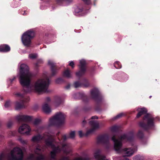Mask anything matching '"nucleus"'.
I'll return each instance as SVG.
<instances>
[{"instance_id":"obj_1","label":"nucleus","mask_w":160,"mask_h":160,"mask_svg":"<svg viewBox=\"0 0 160 160\" xmlns=\"http://www.w3.org/2000/svg\"><path fill=\"white\" fill-rule=\"evenodd\" d=\"M19 82L23 87L24 92H27L35 90L38 92H48V88L50 84V80L47 73L44 74L42 77L35 81L31 84V73L29 72V68L26 64L19 63Z\"/></svg>"},{"instance_id":"obj_2","label":"nucleus","mask_w":160,"mask_h":160,"mask_svg":"<svg viewBox=\"0 0 160 160\" xmlns=\"http://www.w3.org/2000/svg\"><path fill=\"white\" fill-rule=\"evenodd\" d=\"M118 138L116 139L117 137L113 136L112 138L114 142V149L118 153H122L124 156L130 157L137 150V147L132 148H125L122 149V142L124 141H128L132 143L134 140V134L133 132H129L127 135L123 134Z\"/></svg>"},{"instance_id":"obj_3","label":"nucleus","mask_w":160,"mask_h":160,"mask_svg":"<svg viewBox=\"0 0 160 160\" xmlns=\"http://www.w3.org/2000/svg\"><path fill=\"white\" fill-rule=\"evenodd\" d=\"M47 139L45 140V143L47 146L50 147L52 149V151L50 153V155L52 159H55L56 154L61 151L67 154L71 152V146L69 144L60 142L55 145L53 144V143H55L54 139L48 135L47 136Z\"/></svg>"},{"instance_id":"obj_4","label":"nucleus","mask_w":160,"mask_h":160,"mask_svg":"<svg viewBox=\"0 0 160 160\" xmlns=\"http://www.w3.org/2000/svg\"><path fill=\"white\" fill-rule=\"evenodd\" d=\"M23 157L22 150L18 147L12 150L10 155L5 152H3L0 154V160H22Z\"/></svg>"},{"instance_id":"obj_5","label":"nucleus","mask_w":160,"mask_h":160,"mask_svg":"<svg viewBox=\"0 0 160 160\" xmlns=\"http://www.w3.org/2000/svg\"><path fill=\"white\" fill-rule=\"evenodd\" d=\"M155 118L152 114L148 113L143 118V122H147V124H145L143 122H141L139 123V126L145 130L152 128L155 126Z\"/></svg>"},{"instance_id":"obj_6","label":"nucleus","mask_w":160,"mask_h":160,"mask_svg":"<svg viewBox=\"0 0 160 160\" xmlns=\"http://www.w3.org/2000/svg\"><path fill=\"white\" fill-rule=\"evenodd\" d=\"M35 36V32L32 29H30L24 32L22 35L21 41L24 46L29 47L31 46V40Z\"/></svg>"},{"instance_id":"obj_7","label":"nucleus","mask_w":160,"mask_h":160,"mask_svg":"<svg viewBox=\"0 0 160 160\" xmlns=\"http://www.w3.org/2000/svg\"><path fill=\"white\" fill-rule=\"evenodd\" d=\"M15 96L18 98L22 99L20 102L17 101L15 103V107L16 110H18L23 107L24 103L28 102L29 99L26 98L24 96V94L20 92H16L15 94Z\"/></svg>"},{"instance_id":"obj_8","label":"nucleus","mask_w":160,"mask_h":160,"mask_svg":"<svg viewBox=\"0 0 160 160\" xmlns=\"http://www.w3.org/2000/svg\"><path fill=\"white\" fill-rule=\"evenodd\" d=\"M98 118L97 116H94L92 117L91 119L89 121V123L92 126V128L87 132L86 136L93 132L94 131L99 128L101 127V125L97 121L93 120L94 119Z\"/></svg>"},{"instance_id":"obj_9","label":"nucleus","mask_w":160,"mask_h":160,"mask_svg":"<svg viewBox=\"0 0 160 160\" xmlns=\"http://www.w3.org/2000/svg\"><path fill=\"white\" fill-rule=\"evenodd\" d=\"M79 63L80 65H78V67L80 71L76 73V75L78 77H80L84 75L86 71V61L84 59L80 60Z\"/></svg>"},{"instance_id":"obj_10","label":"nucleus","mask_w":160,"mask_h":160,"mask_svg":"<svg viewBox=\"0 0 160 160\" xmlns=\"http://www.w3.org/2000/svg\"><path fill=\"white\" fill-rule=\"evenodd\" d=\"M109 136L107 134H104L99 136L97 139V142L98 143H101L104 144L107 148H109L111 145L109 142Z\"/></svg>"},{"instance_id":"obj_11","label":"nucleus","mask_w":160,"mask_h":160,"mask_svg":"<svg viewBox=\"0 0 160 160\" xmlns=\"http://www.w3.org/2000/svg\"><path fill=\"white\" fill-rule=\"evenodd\" d=\"M87 12L81 5L77 6L74 8L73 13L76 16H82L86 15Z\"/></svg>"},{"instance_id":"obj_12","label":"nucleus","mask_w":160,"mask_h":160,"mask_svg":"<svg viewBox=\"0 0 160 160\" xmlns=\"http://www.w3.org/2000/svg\"><path fill=\"white\" fill-rule=\"evenodd\" d=\"M31 131L30 127L26 124H23L18 129V132L21 134H24L27 135L30 134Z\"/></svg>"},{"instance_id":"obj_13","label":"nucleus","mask_w":160,"mask_h":160,"mask_svg":"<svg viewBox=\"0 0 160 160\" xmlns=\"http://www.w3.org/2000/svg\"><path fill=\"white\" fill-rule=\"evenodd\" d=\"M99 92L98 89L95 88L90 91V98L94 100L97 99L99 95Z\"/></svg>"},{"instance_id":"obj_14","label":"nucleus","mask_w":160,"mask_h":160,"mask_svg":"<svg viewBox=\"0 0 160 160\" xmlns=\"http://www.w3.org/2000/svg\"><path fill=\"white\" fill-rule=\"evenodd\" d=\"M101 151L100 150H97L94 154V157L96 160H110L107 159L106 157L101 154Z\"/></svg>"},{"instance_id":"obj_15","label":"nucleus","mask_w":160,"mask_h":160,"mask_svg":"<svg viewBox=\"0 0 160 160\" xmlns=\"http://www.w3.org/2000/svg\"><path fill=\"white\" fill-rule=\"evenodd\" d=\"M54 116L59 124L64 122L65 116L63 113L61 112H59L57 113Z\"/></svg>"},{"instance_id":"obj_16","label":"nucleus","mask_w":160,"mask_h":160,"mask_svg":"<svg viewBox=\"0 0 160 160\" xmlns=\"http://www.w3.org/2000/svg\"><path fill=\"white\" fill-rule=\"evenodd\" d=\"M17 119L19 121L30 122L32 120V117L25 115H19L17 117Z\"/></svg>"},{"instance_id":"obj_17","label":"nucleus","mask_w":160,"mask_h":160,"mask_svg":"<svg viewBox=\"0 0 160 160\" xmlns=\"http://www.w3.org/2000/svg\"><path fill=\"white\" fill-rule=\"evenodd\" d=\"M48 64L51 67L52 75H54L57 72L55 64L53 61L49 60L48 61Z\"/></svg>"},{"instance_id":"obj_18","label":"nucleus","mask_w":160,"mask_h":160,"mask_svg":"<svg viewBox=\"0 0 160 160\" xmlns=\"http://www.w3.org/2000/svg\"><path fill=\"white\" fill-rule=\"evenodd\" d=\"M46 135H44L43 137L40 135L35 136L32 137V140L33 142H38L41 140L45 139L46 138Z\"/></svg>"},{"instance_id":"obj_19","label":"nucleus","mask_w":160,"mask_h":160,"mask_svg":"<svg viewBox=\"0 0 160 160\" xmlns=\"http://www.w3.org/2000/svg\"><path fill=\"white\" fill-rule=\"evenodd\" d=\"M137 110L138 112L136 116L138 118H139L142 115L146 114L147 112V109L145 108H138L137 109Z\"/></svg>"},{"instance_id":"obj_20","label":"nucleus","mask_w":160,"mask_h":160,"mask_svg":"<svg viewBox=\"0 0 160 160\" xmlns=\"http://www.w3.org/2000/svg\"><path fill=\"white\" fill-rule=\"evenodd\" d=\"M10 47L6 44H3L0 46V52H7L10 51Z\"/></svg>"},{"instance_id":"obj_21","label":"nucleus","mask_w":160,"mask_h":160,"mask_svg":"<svg viewBox=\"0 0 160 160\" xmlns=\"http://www.w3.org/2000/svg\"><path fill=\"white\" fill-rule=\"evenodd\" d=\"M49 124L50 126L59 124L56 118H55V116L50 118Z\"/></svg>"},{"instance_id":"obj_22","label":"nucleus","mask_w":160,"mask_h":160,"mask_svg":"<svg viewBox=\"0 0 160 160\" xmlns=\"http://www.w3.org/2000/svg\"><path fill=\"white\" fill-rule=\"evenodd\" d=\"M45 148V146L41 147L39 145H38L35 150V152L37 154H40L44 150Z\"/></svg>"},{"instance_id":"obj_23","label":"nucleus","mask_w":160,"mask_h":160,"mask_svg":"<svg viewBox=\"0 0 160 160\" xmlns=\"http://www.w3.org/2000/svg\"><path fill=\"white\" fill-rule=\"evenodd\" d=\"M43 111L46 113H49L51 111L50 108L47 104H44L42 106Z\"/></svg>"},{"instance_id":"obj_24","label":"nucleus","mask_w":160,"mask_h":160,"mask_svg":"<svg viewBox=\"0 0 160 160\" xmlns=\"http://www.w3.org/2000/svg\"><path fill=\"white\" fill-rule=\"evenodd\" d=\"M63 75L68 78H71L72 76L71 72L68 69H66L63 72Z\"/></svg>"},{"instance_id":"obj_25","label":"nucleus","mask_w":160,"mask_h":160,"mask_svg":"<svg viewBox=\"0 0 160 160\" xmlns=\"http://www.w3.org/2000/svg\"><path fill=\"white\" fill-rule=\"evenodd\" d=\"M133 160H144V157L143 155H137L133 158Z\"/></svg>"},{"instance_id":"obj_26","label":"nucleus","mask_w":160,"mask_h":160,"mask_svg":"<svg viewBox=\"0 0 160 160\" xmlns=\"http://www.w3.org/2000/svg\"><path fill=\"white\" fill-rule=\"evenodd\" d=\"M82 87L84 88L88 87L90 86V83L88 81L87 79H84L83 81V83H82Z\"/></svg>"},{"instance_id":"obj_27","label":"nucleus","mask_w":160,"mask_h":160,"mask_svg":"<svg viewBox=\"0 0 160 160\" xmlns=\"http://www.w3.org/2000/svg\"><path fill=\"white\" fill-rule=\"evenodd\" d=\"M61 102L62 100L61 98L59 97H57L54 103L55 105L56 106H58L61 103Z\"/></svg>"},{"instance_id":"obj_28","label":"nucleus","mask_w":160,"mask_h":160,"mask_svg":"<svg viewBox=\"0 0 160 160\" xmlns=\"http://www.w3.org/2000/svg\"><path fill=\"white\" fill-rule=\"evenodd\" d=\"M74 86L75 88H77L80 87H82V83H81L79 82L76 81L74 83Z\"/></svg>"},{"instance_id":"obj_29","label":"nucleus","mask_w":160,"mask_h":160,"mask_svg":"<svg viewBox=\"0 0 160 160\" xmlns=\"http://www.w3.org/2000/svg\"><path fill=\"white\" fill-rule=\"evenodd\" d=\"M16 77L13 76L12 77L9 78L7 80V83L8 84H11L13 81L15 79Z\"/></svg>"},{"instance_id":"obj_30","label":"nucleus","mask_w":160,"mask_h":160,"mask_svg":"<svg viewBox=\"0 0 160 160\" xmlns=\"http://www.w3.org/2000/svg\"><path fill=\"white\" fill-rule=\"evenodd\" d=\"M38 55L36 53H31L29 55V58L32 59H33L37 57Z\"/></svg>"},{"instance_id":"obj_31","label":"nucleus","mask_w":160,"mask_h":160,"mask_svg":"<svg viewBox=\"0 0 160 160\" xmlns=\"http://www.w3.org/2000/svg\"><path fill=\"white\" fill-rule=\"evenodd\" d=\"M143 134L141 130H139L137 134V137L139 138H143Z\"/></svg>"},{"instance_id":"obj_32","label":"nucleus","mask_w":160,"mask_h":160,"mask_svg":"<svg viewBox=\"0 0 160 160\" xmlns=\"http://www.w3.org/2000/svg\"><path fill=\"white\" fill-rule=\"evenodd\" d=\"M126 156H124V155H123V156L121 157H115L116 159L118 160H129V159L125 157Z\"/></svg>"},{"instance_id":"obj_33","label":"nucleus","mask_w":160,"mask_h":160,"mask_svg":"<svg viewBox=\"0 0 160 160\" xmlns=\"http://www.w3.org/2000/svg\"><path fill=\"white\" fill-rule=\"evenodd\" d=\"M114 66L117 69L120 68H121V65L120 63L118 62H116L114 63Z\"/></svg>"},{"instance_id":"obj_34","label":"nucleus","mask_w":160,"mask_h":160,"mask_svg":"<svg viewBox=\"0 0 160 160\" xmlns=\"http://www.w3.org/2000/svg\"><path fill=\"white\" fill-rule=\"evenodd\" d=\"M37 160H46V158L44 155H41L37 158Z\"/></svg>"},{"instance_id":"obj_35","label":"nucleus","mask_w":160,"mask_h":160,"mask_svg":"<svg viewBox=\"0 0 160 160\" xmlns=\"http://www.w3.org/2000/svg\"><path fill=\"white\" fill-rule=\"evenodd\" d=\"M75 131H71L69 133L68 138H73L75 136Z\"/></svg>"},{"instance_id":"obj_36","label":"nucleus","mask_w":160,"mask_h":160,"mask_svg":"<svg viewBox=\"0 0 160 160\" xmlns=\"http://www.w3.org/2000/svg\"><path fill=\"white\" fill-rule=\"evenodd\" d=\"M124 115V113H120L119 114L117 115L115 117H114L113 118V120H116L120 118H121L122 116Z\"/></svg>"},{"instance_id":"obj_37","label":"nucleus","mask_w":160,"mask_h":160,"mask_svg":"<svg viewBox=\"0 0 160 160\" xmlns=\"http://www.w3.org/2000/svg\"><path fill=\"white\" fill-rule=\"evenodd\" d=\"M47 3L43 2V3L40 7V8L41 10H44L45 9H46L47 8V7L46 6Z\"/></svg>"},{"instance_id":"obj_38","label":"nucleus","mask_w":160,"mask_h":160,"mask_svg":"<svg viewBox=\"0 0 160 160\" xmlns=\"http://www.w3.org/2000/svg\"><path fill=\"white\" fill-rule=\"evenodd\" d=\"M118 128V127L116 125L112 127L111 128V130L112 132H115L117 131Z\"/></svg>"},{"instance_id":"obj_39","label":"nucleus","mask_w":160,"mask_h":160,"mask_svg":"<svg viewBox=\"0 0 160 160\" xmlns=\"http://www.w3.org/2000/svg\"><path fill=\"white\" fill-rule=\"evenodd\" d=\"M11 105V102L10 101H7L5 103L4 106L5 108H8Z\"/></svg>"},{"instance_id":"obj_40","label":"nucleus","mask_w":160,"mask_h":160,"mask_svg":"<svg viewBox=\"0 0 160 160\" xmlns=\"http://www.w3.org/2000/svg\"><path fill=\"white\" fill-rule=\"evenodd\" d=\"M40 121L41 120L40 119L38 118L36 119L33 122V124L34 125H37L40 122Z\"/></svg>"},{"instance_id":"obj_41","label":"nucleus","mask_w":160,"mask_h":160,"mask_svg":"<svg viewBox=\"0 0 160 160\" xmlns=\"http://www.w3.org/2000/svg\"><path fill=\"white\" fill-rule=\"evenodd\" d=\"M57 3L60 5H62L63 2H65V0H56Z\"/></svg>"},{"instance_id":"obj_42","label":"nucleus","mask_w":160,"mask_h":160,"mask_svg":"<svg viewBox=\"0 0 160 160\" xmlns=\"http://www.w3.org/2000/svg\"><path fill=\"white\" fill-rule=\"evenodd\" d=\"M18 140L23 144H25L27 143V141L26 140H23L21 138H19Z\"/></svg>"},{"instance_id":"obj_43","label":"nucleus","mask_w":160,"mask_h":160,"mask_svg":"<svg viewBox=\"0 0 160 160\" xmlns=\"http://www.w3.org/2000/svg\"><path fill=\"white\" fill-rule=\"evenodd\" d=\"M69 65L71 66L72 68H73L74 67V62L72 61L69 62Z\"/></svg>"},{"instance_id":"obj_44","label":"nucleus","mask_w":160,"mask_h":160,"mask_svg":"<svg viewBox=\"0 0 160 160\" xmlns=\"http://www.w3.org/2000/svg\"><path fill=\"white\" fill-rule=\"evenodd\" d=\"M58 160H69V159L67 157L62 156Z\"/></svg>"},{"instance_id":"obj_45","label":"nucleus","mask_w":160,"mask_h":160,"mask_svg":"<svg viewBox=\"0 0 160 160\" xmlns=\"http://www.w3.org/2000/svg\"><path fill=\"white\" fill-rule=\"evenodd\" d=\"M83 2L86 4L89 5L91 4L90 0H82Z\"/></svg>"},{"instance_id":"obj_46","label":"nucleus","mask_w":160,"mask_h":160,"mask_svg":"<svg viewBox=\"0 0 160 160\" xmlns=\"http://www.w3.org/2000/svg\"><path fill=\"white\" fill-rule=\"evenodd\" d=\"M78 133L79 136L80 137H82L83 136L85 135L83 133L81 130H80L78 131Z\"/></svg>"},{"instance_id":"obj_47","label":"nucleus","mask_w":160,"mask_h":160,"mask_svg":"<svg viewBox=\"0 0 160 160\" xmlns=\"http://www.w3.org/2000/svg\"><path fill=\"white\" fill-rule=\"evenodd\" d=\"M62 81V79L60 78H58L56 80V82L57 83H60Z\"/></svg>"},{"instance_id":"obj_48","label":"nucleus","mask_w":160,"mask_h":160,"mask_svg":"<svg viewBox=\"0 0 160 160\" xmlns=\"http://www.w3.org/2000/svg\"><path fill=\"white\" fill-rule=\"evenodd\" d=\"M34 158V155L33 154H31L30 155L28 158V159L30 160H32Z\"/></svg>"},{"instance_id":"obj_49","label":"nucleus","mask_w":160,"mask_h":160,"mask_svg":"<svg viewBox=\"0 0 160 160\" xmlns=\"http://www.w3.org/2000/svg\"><path fill=\"white\" fill-rule=\"evenodd\" d=\"M42 62H43V60L42 59H39L38 60V62L35 64L36 66H38V63H41Z\"/></svg>"},{"instance_id":"obj_50","label":"nucleus","mask_w":160,"mask_h":160,"mask_svg":"<svg viewBox=\"0 0 160 160\" xmlns=\"http://www.w3.org/2000/svg\"><path fill=\"white\" fill-rule=\"evenodd\" d=\"M68 138V137H67L66 136V135H63L62 137V140L63 141H64L65 140Z\"/></svg>"},{"instance_id":"obj_51","label":"nucleus","mask_w":160,"mask_h":160,"mask_svg":"<svg viewBox=\"0 0 160 160\" xmlns=\"http://www.w3.org/2000/svg\"><path fill=\"white\" fill-rule=\"evenodd\" d=\"M12 122H9L7 124V126L9 128L12 125Z\"/></svg>"},{"instance_id":"obj_52","label":"nucleus","mask_w":160,"mask_h":160,"mask_svg":"<svg viewBox=\"0 0 160 160\" xmlns=\"http://www.w3.org/2000/svg\"><path fill=\"white\" fill-rule=\"evenodd\" d=\"M74 160H87L86 159L83 158H76Z\"/></svg>"},{"instance_id":"obj_53","label":"nucleus","mask_w":160,"mask_h":160,"mask_svg":"<svg viewBox=\"0 0 160 160\" xmlns=\"http://www.w3.org/2000/svg\"><path fill=\"white\" fill-rule=\"evenodd\" d=\"M73 0H65V2H71Z\"/></svg>"},{"instance_id":"obj_54","label":"nucleus","mask_w":160,"mask_h":160,"mask_svg":"<svg viewBox=\"0 0 160 160\" xmlns=\"http://www.w3.org/2000/svg\"><path fill=\"white\" fill-rule=\"evenodd\" d=\"M86 120L85 119L82 121V124L83 125H84L85 124V123H86Z\"/></svg>"},{"instance_id":"obj_55","label":"nucleus","mask_w":160,"mask_h":160,"mask_svg":"<svg viewBox=\"0 0 160 160\" xmlns=\"http://www.w3.org/2000/svg\"><path fill=\"white\" fill-rule=\"evenodd\" d=\"M70 84H68V85L66 87V88L68 89V88H70Z\"/></svg>"},{"instance_id":"obj_56","label":"nucleus","mask_w":160,"mask_h":160,"mask_svg":"<svg viewBox=\"0 0 160 160\" xmlns=\"http://www.w3.org/2000/svg\"><path fill=\"white\" fill-rule=\"evenodd\" d=\"M22 14L25 15L27 14V13L25 11H24L22 13Z\"/></svg>"},{"instance_id":"obj_57","label":"nucleus","mask_w":160,"mask_h":160,"mask_svg":"<svg viewBox=\"0 0 160 160\" xmlns=\"http://www.w3.org/2000/svg\"><path fill=\"white\" fill-rule=\"evenodd\" d=\"M46 99H47V101L48 102H49V101H50V98H48V97L47 98H46Z\"/></svg>"},{"instance_id":"obj_58","label":"nucleus","mask_w":160,"mask_h":160,"mask_svg":"<svg viewBox=\"0 0 160 160\" xmlns=\"http://www.w3.org/2000/svg\"><path fill=\"white\" fill-rule=\"evenodd\" d=\"M76 94H77V95H79L80 94V93H77Z\"/></svg>"},{"instance_id":"obj_59","label":"nucleus","mask_w":160,"mask_h":160,"mask_svg":"<svg viewBox=\"0 0 160 160\" xmlns=\"http://www.w3.org/2000/svg\"><path fill=\"white\" fill-rule=\"evenodd\" d=\"M36 131L37 132H38V130H36Z\"/></svg>"},{"instance_id":"obj_60","label":"nucleus","mask_w":160,"mask_h":160,"mask_svg":"<svg viewBox=\"0 0 160 160\" xmlns=\"http://www.w3.org/2000/svg\"><path fill=\"white\" fill-rule=\"evenodd\" d=\"M151 96H150V98H151Z\"/></svg>"}]
</instances>
